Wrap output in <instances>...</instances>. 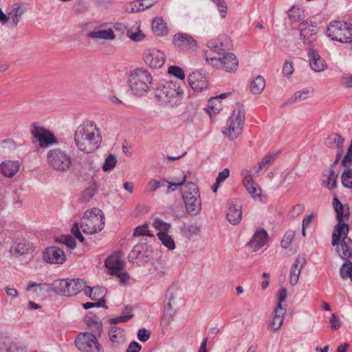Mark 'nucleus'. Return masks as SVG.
I'll return each instance as SVG.
<instances>
[{"label":"nucleus","mask_w":352,"mask_h":352,"mask_svg":"<svg viewBox=\"0 0 352 352\" xmlns=\"http://www.w3.org/2000/svg\"><path fill=\"white\" fill-rule=\"evenodd\" d=\"M102 142V137L96 124L90 120L83 122L74 133L76 147L85 153H93Z\"/></svg>","instance_id":"nucleus-1"},{"label":"nucleus","mask_w":352,"mask_h":352,"mask_svg":"<svg viewBox=\"0 0 352 352\" xmlns=\"http://www.w3.org/2000/svg\"><path fill=\"white\" fill-rule=\"evenodd\" d=\"M152 82V76L143 68H137L132 71L128 78L130 89L139 96H144L150 91Z\"/></svg>","instance_id":"nucleus-2"},{"label":"nucleus","mask_w":352,"mask_h":352,"mask_svg":"<svg viewBox=\"0 0 352 352\" xmlns=\"http://www.w3.org/2000/svg\"><path fill=\"white\" fill-rule=\"evenodd\" d=\"M334 210L336 212L338 224L334 227L332 233V245H337L341 239V233L348 234L349 231V225L344 221L349 219L350 211L348 205H342L337 197L333 200Z\"/></svg>","instance_id":"nucleus-3"},{"label":"nucleus","mask_w":352,"mask_h":352,"mask_svg":"<svg viewBox=\"0 0 352 352\" xmlns=\"http://www.w3.org/2000/svg\"><path fill=\"white\" fill-rule=\"evenodd\" d=\"M104 226V215L98 208L87 210L81 219L80 227L85 234H92L100 232Z\"/></svg>","instance_id":"nucleus-4"},{"label":"nucleus","mask_w":352,"mask_h":352,"mask_svg":"<svg viewBox=\"0 0 352 352\" xmlns=\"http://www.w3.org/2000/svg\"><path fill=\"white\" fill-rule=\"evenodd\" d=\"M245 115L243 105L236 103L228 120V127L222 131L230 140L236 139L241 135L244 124Z\"/></svg>","instance_id":"nucleus-5"},{"label":"nucleus","mask_w":352,"mask_h":352,"mask_svg":"<svg viewBox=\"0 0 352 352\" xmlns=\"http://www.w3.org/2000/svg\"><path fill=\"white\" fill-rule=\"evenodd\" d=\"M182 199L187 212L191 215L199 214L201 210L199 191L192 182H186L182 190Z\"/></svg>","instance_id":"nucleus-6"},{"label":"nucleus","mask_w":352,"mask_h":352,"mask_svg":"<svg viewBox=\"0 0 352 352\" xmlns=\"http://www.w3.org/2000/svg\"><path fill=\"white\" fill-rule=\"evenodd\" d=\"M85 282L81 278L56 280L52 283L50 289L56 294L65 296H73L83 291Z\"/></svg>","instance_id":"nucleus-7"},{"label":"nucleus","mask_w":352,"mask_h":352,"mask_svg":"<svg viewBox=\"0 0 352 352\" xmlns=\"http://www.w3.org/2000/svg\"><path fill=\"white\" fill-rule=\"evenodd\" d=\"M47 161L50 167L60 172H66L72 166L71 155L60 148H52L48 151Z\"/></svg>","instance_id":"nucleus-8"},{"label":"nucleus","mask_w":352,"mask_h":352,"mask_svg":"<svg viewBox=\"0 0 352 352\" xmlns=\"http://www.w3.org/2000/svg\"><path fill=\"white\" fill-rule=\"evenodd\" d=\"M101 336L91 332H81L74 340V344L80 352H104L98 338Z\"/></svg>","instance_id":"nucleus-9"},{"label":"nucleus","mask_w":352,"mask_h":352,"mask_svg":"<svg viewBox=\"0 0 352 352\" xmlns=\"http://www.w3.org/2000/svg\"><path fill=\"white\" fill-rule=\"evenodd\" d=\"M327 34L332 40L340 43L352 41V25L349 23L335 21L327 28Z\"/></svg>","instance_id":"nucleus-10"},{"label":"nucleus","mask_w":352,"mask_h":352,"mask_svg":"<svg viewBox=\"0 0 352 352\" xmlns=\"http://www.w3.org/2000/svg\"><path fill=\"white\" fill-rule=\"evenodd\" d=\"M182 94L179 87L173 82H167L157 89L155 96L159 101L173 106L179 100Z\"/></svg>","instance_id":"nucleus-11"},{"label":"nucleus","mask_w":352,"mask_h":352,"mask_svg":"<svg viewBox=\"0 0 352 352\" xmlns=\"http://www.w3.org/2000/svg\"><path fill=\"white\" fill-rule=\"evenodd\" d=\"M32 135L39 142L40 147L47 148L58 143L55 135L46 129L39 126L36 122L30 126Z\"/></svg>","instance_id":"nucleus-12"},{"label":"nucleus","mask_w":352,"mask_h":352,"mask_svg":"<svg viewBox=\"0 0 352 352\" xmlns=\"http://www.w3.org/2000/svg\"><path fill=\"white\" fill-rule=\"evenodd\" d=\"M153 253L152 248L146 243H140L135 245L129 255V260L139 265L150 261Z\"/></svg>","instance_id":"nucleus-13"},{"label":"nucleus","mask_w":352,"mask_h":352,"mask_svg":"<svg viewBox=\"0 0 352 352\" xmlns=\"http://www.w3.org/2000/svg\"><path fill=\"white\" fill-rule=\"evenodd\" d=\"M173 44L180 51L195 50L197 47V41L190 35L184 32H177L173 36Z\"/></svg>","instance_id":"nucleus-14"},{"label":"nucleus","mask_w":352,"mask_h":352,"mask_svg":"<svg viewBox=\"0 0 352 352\" xmlns=\"http://www.w3.org/2000/svg\"><path fill=\"white\" fill-rule=\"evenodd\" d=\"M144 60L151 68H161L165 63V56L162 52L157 49H151L144 54Z\"/></svg>","instance_id":"nucleus-15"},{"label":"nucleus","mask_w":352,"mask_h":352,"mask_svg":"<svg viewBox=\"0 0 352 352\" xmlns=\"http://www.w3.org/2000/svg\"><path fill=\"white\" fill-rule=\"evenodd\" d=\"M43 260L50 264H62L66 260L63 250L58 247L47 248L43 252Z\"/></svg>","instance_id":"nucleus-16"},{"label":"nucleus","mask_w":352,"mask_h":352,"mask_svg":"<svg viewBox=\"0 0 352 352\" xmlns=\"http://www.w3.org/2000/svg\"><path fill=\"white\" fill-rule=\"evenodd\" d=\"M347 234L342 232L340 241L334 245L337 254L344 261L352 257V240Z\"/></svg>","instance_id":"nucleus-17"},{"label":"nucleus","mask_w":352,"mask_h":352,"mask_svg":"<svg viewBox=\"0 0 352 352\" xmlns=\"http://www.w3.org/2000/svg\"><path fill=\"white\" fill-rule=\"evenodd\" d=\"M188 82L192 89L196 91H202L208 87V80L204 72L195 71L188 77Z\"/></svg>","instance_id":"nucleus-18"},{"label":"nucleus","mask_w":352,"mask_h":352,"mask_svg":"<svg viewBox=\"0 0 352 352\" xmlns=\"http://www.w3.org/2000/svg\"><path fill=\"white\" fill-rule=\"evenodd\" d=\"M300 35L304 43H312L315 36L318 32V28L316 23L311 21H304L299 25Z\"/></svg>","instance_id":"nucleus-19"},{"label":"nucleus","mask_w":352,"mask_h":352,"mask_svg":"<svg viewBox=\"0 0 352 352\" xmlns=\"http://www.w3.org/2000/svg\"><path fill=\"white\" fill-rule=\"evenodd\" d=\"M307 55L309 59V65L314 72H320L327 68L325 60L314 48H309Z\"/></svg>","instance_id":"nucleus-20"},{"label":"nucleus","mask_w":352,"mask_h":352,"mask_svg":"<svg viewBox=\"0 0 352 352\" xmlns=\"http://www.w3.org/2000/svg\"><path fill=\"white\" fill-rule=\"evenodd\" d=\"M267 232L263 228H258L247 245L256 252L267 243Z\"/></svg>","instance_id":"nucleus-21"},{"label":"nucleus","mask_w":352,"mask_h":352,"mask_svg":"<svg viewBox=\"0 0 352 352\" xmlns=\"http://www.w3.org/2000/svg\"><path fill=\"white\" fill-rule=\"evenodd\" d=\"M182 300V292L177 284H172L167 290L166 305L177 307Z\"/></svg>","instance_id":"nucleus-22"},{"label":"nucleus","mask_w":352,"mask_h":352,"mask_svg":"<svg viewBox=\"0 0 352 352\" xmlns=\"http://www.w3.org/2000/svg\"><path fill=\"white\" fill-rule=\"evenodd\" d=\"M220 65L227 72H235L237 69L239 61L233 53L223 54L221 58Z\"/></svg>","instance_id":"nucleus-23"},{"label":"nucleus","mask_w":352,"mask_h":352,"mask_svg":"<svg viewBox=\"0 0 352 352\" xmlns=\"http://www.w3.org/2000/svg\"><path fill=\"white\" fill-rule=\"evenodd\" d=\"M274 314L273 320L269 324L268 329L270 331H276L280 329L283 322V317L285 314V309L278 303L276 309L274 310Z\"/></svg>","instance_id":"nucleus-24"},{"label":"nucleus","mask_w":352,"mask_h":352,"mask_svg":"<svg viewBox=\"0 0 352 352\" xmlns=\"http://www.w3.org/2000/svg\"><path fill=\"white\" fill-rule=\"evenodd\" d=\"M242 206L237 204H231L227 210L226 217L232 225H237L241 220Z\"/></svg>","instance_id":"nucleus-25"},{"label":"nucleus","mask_w":352,"mask_h":352,"mask_svg":"<svg viewBox=\"0 0 352 352\" xmlns=\"http://www.w3.org/2000/svg\"><path fill=\"white\" fill-rule=\"evenodd\" d=\"M305 263V259L303 257L298 256L294 263L292 265L289 274V283L292 285H296L299 279L300 270Z\"/></svg>","instance_id":"nucleus-26"},{"label":"nucleus","mask_w":352,"mask_h":352,"mask_svg":"<svg viewBox=\"0 0 352 352\" xmlns=\"http://www.w3.org/2000/svg\"><path fill=\"white\" fill-rule=\"evenodd\" d=\"M84 321L89 327H91V325L94 326V329H92V333H97L98 336L102 335L103 325L98 316L93 312L89 311L85 317Z\"/></svg>","instance_id":"nucleus-27"},{"label":"nucleus","mask_w":352,"mask_h":352,"mask_svg":"<svg viewBox=\"0 0 352 352\" xmlns=\"http://www.w3.org/2000/svg\"><path fill=\"white\" fill-rule=\"evenodd\" d=\"M19 167L18 161L8 160L0 164V171L4 176L12 177L19 171Z\"/></svg>","instance_id":"nucleus-28"},{"label":"nucleus","mask_w":352,"mask_h":352,"mask_svg":"<svg viewBox=\"0 0 352 352\" xmlns=\"http://www.w3.org/2000/svg\"><path fill=\"white\" fill-rule=\"evenodd\" d=\"M104 266L111 271V274H116L123 268V262L120 256L113 254L105 260Z\"/></svg>","instance_id":"nucleus-29"},{"label":"nucleus","mask_w":352,"mask_h":352,"mask_svg":"<svg viewBox=\"0 0 352 352\" xmlns=\"http://www.w3.org/2000/svg\"><path fill=\"white\" fill-rule=\"evenodd\" d=\"M208 45L215 50H229L230 40L226 34H221L216 39L209 41Z\"/></svg>","instance_id":"nucleus-30"},{"label":"nucleus","mask_w":352,"mask_h":352,"mask_svg":"<svg viewBox=\"0 0 352 352\" xmlns=\"http://www.w3.org/2000/svg\"><path fill=\"white\" fill-rule=\"evenodd\" d=\"M176 311L177 307L168 306L167 305H165L164 314L160 322V325L163 328H166L170 324L172 321L174 320Z\"/></svg>","instance_id":"nucleus-31"},{"label":"nucleus","mask_w":352,"mask_h":352,"mask_svg":"<svg viewBox=\"0 0 352 352\" xmlns=\"http://www.w3.org/2000/svg\"><path fill=\"white\" fill-rule=\"evenodd\" d=\"M87 36L91 38L113 40L115 38V34L111 29H108L90 32L87 34Z\"/></svg>","instance_id":"nucleus-32"},{"label":"nucleus","mask_w":352,"mask_h":352,"mask_svg":"<svg viewBox=\"0 0 352 352\" xmlns=\"http://www.w3.org/2000/svg\"><path fill=\"white\" fill-rule=\"evenodd\" d=\"M152 30L157 36H164L168 33L166 23L162 18L155 17L151 24Z\"/></svg>","instance_id":"nucleus-33"},{"label":"nucleus","mask_w":352,"mask_h":352,"mask_svg":"<svg viewBox=\"0 0 352 352\" xmlns=\"http://www.w3.org/2000/svg\"><path fill=\"white\" fill-rule=\"evenodd\" d=\"M265 87V78L261 76H256L250 84V91L253 94H260Z\"/></svg>","instance_id":"nucleus-34"},{"label":"nucleus","mask_w":352,"mask_h":352,"mask_svg":"<svg viewBox=\"0 0 352 352\" xmlns=\"http://www.w3.org/2000/svg\"><path fill=\"white\" fill-rule=\"evenodd\" d=\"M243 185L245 186L246 190L251 195L253 198H256L257 196H259L261 194V189L258 188V190L259 191L257 193V184L253 181L252 178H248V179H243Z\"/></svg>","instance_id":"nucleus-35"},{"label":"nucleus","mask_w":352,"mask_h":352,"mask_svg":"<svg viewBox=\"0 0 352 352\" xmlns=\"http://www.w3.org/2000/svg\"><path fill=\"white\" fill-rule=\"evenodd\" d=\"M186 179H187V175H184L182 179L180 180L175 179L174 182H169V181L166 180V183L165 185V186H166V190L165 191V193L169 194L170 192H173L176 190L177 187H179V186H183L184 184H186Z\"/></svg>","instance_id":"nucleus-36"},{"label":"nucleus","mask_w":352,"mask_h":352,"mask_svg":"<svg viewBox=\"0 0 352 352\" xmlns=\"http://www.w3.org/2000/svg\"><path fill=\"white\" fill-rule=\"evenodd\" d=\"M312 93V90L310 89H303L301 91H296L294 94L293 96L289 100V103L297 102L300 100H303L309 98Z\"/></svg>","instance_id":"nucleus-37"},{"label":"nucleus","mask_w":352,"mask_h":352,"mask_svg":"<svg viewBox=\"0 0 352 352\" xmlns=\"http://www.w3.org/2000/svg\"><path fill=\"white\" fill-rule=\"evenodd\" d=\"M338 175L335 173L333 168H330L327 181H323L322 185L326 186L329 190H333L337 186V179Z\"/></svg>","instance_id":"nucleus-38"},{"label":"nucleus","mask_w":352,"mask_h":352,"mask_svg":"<svg viewBox=\"0 0 352 352\" xmlns=\"http://www.w3.org/2000/svg\"><path fill=\"white\" fill-rule=\"evenodd\" d=\"M162 243L168 250H173L175 248V244L173 238L165 232H158L157 234Z\"/></svg>","instance_id":"nucleus-39"},{"label":"nucleus","mask_w":352,"mask_h":352,"mask_svg":"<svg viewBox=\"0 0 352 352\" xmlns=\"http://www.w3.org/2000/svg\"><path fill=\"white\" fill-rule=\"evenodd\" d=\"M340 274L342 279L345 280L348 278L352 280V263L349 259L344 261L340 269Z\"/></svg>","instance_id":"nucleus-40"},{"label":"nucleus","mask_w":352,"mask_h":352,"mask_svg":"<svg viewBox=\"0 0 352 352\" xmlns=\"http://www.w3.org/2000/svg\"><path fill=\"white\" fill-rule=\"evenodd\" d=\"M181 232L184 236L190 239L193 235L200 232V228L196 225H184L181 228Z\"/></svg>","instance_id":"nucleus-41"},{"label":"nucleus","mask_w":352,"mask_h":352,"mask_svg":"<svg viewBox=\"0 0 352 352\" xmlns=\"http://www.w3.org/2000/svg\"><path fill=\"white\" fill-rule=\"evenodd\" d=\"M98 187L94 183L85 189L82 193V199L85 201H89L96 194Z\"/></svg>","instance_id":"nucleus-42"},{"label":"nucleus","mask_w":352,"mask_h":352,"mask_svg":"<svg viewBox=\"0 0 352 352\" xmlns=\"http://www.w3.org/2000/svg\"><path fill=\"white\" fill-rule=\"evenodd\" d=\"M14 254L22 256L32 251V245L30 243H19L12 250Z\"/></svg>","instance_id":"nucleus-43"},{"label":"nucleus","mask_w":352,"mask_h":352,"mask_svg":"<svg viewBox=\"0 0 352 352\" xmlns=\"http://www.w3.org/2000/svg\"><path fill=\"white\" fill-rule=\"evenodd\" d=\"M341 182L344 187L352 188V169L346 168L341 175Z\"/></svg>","instance_id":"nucleus-44"},{"label":"nucleus","mask_w":352,"mask_h":352,"mask_svg":"<svg viewBox=\"0 0 352 352\" xmlns=\"http://www.w3.org/2000/svg\"><path fill=\"white\" fill-rule=\"evenodd\" d=\"M122 329L117 327H111L109 331V336L112 343L120 344L119 339L122 336Z\"/></svg>","instance_id":"nucleus-45"},{"label":"nucleus","mask_w":352,"mask_h":352,"mask_svg":"<svg viewBox=\"0 0 352 352\" xmlns=\"http://www.w3.org/2000/svg\"><path fill=\"white\" fill-rule=\"evenodd\" d=\"M117 158L113 154H109L105 159L102 165V170L104 172L111 170L116 165Z\"/></svg>","instance_id":"nucleus-46"},{"label":"nucleus","mask_w":352,"mask_h":352,"mask_svg":"<svg viewBox=\"0 0 352 352\" xmlns=\"http://www.w3.org/2000/svg\"><path fill=\"white\" fill-rule=\"evenodd\" d=\"M153 226L156 230H160L159 232L168 233V230L170 228V223H168L159 218H157L154 220V221L153 223Z\"/></svg>","instance_id":"nucleus-47"},{"label":"nucleus","mask_w":352,"mask_h":352,"mask_svg":"<svg viewBox=\"0 0 352 352\" xmlns=\"http://www.w3.org/2000/svg\"><path fill=\"white\" fill-rule=\"evenodd\" d=\"M107 294V289L101 286H96L93 287V294L91 299L92 300H99V299H104Z\"/></svg>","instance_id":"nucleus-48"},{"label":"nucleus","mask_w":352,"mask_h":352,"mask_svg":"<svg viewBox=\"0 0 352 352\" xmlns=\"http://www.w3.org/2000/svg\"><path fill=\"white\" fill-rule=\"evenodd\" d=\"M134 236H148L153 237L154 235L150 232L148 230V225L146 223L143 224L141 226H138L135 228L133 232Z\"/></svg>","instance_id":"nucleus-49"},{"label":"nucleus","mask_w":352,"mask_h":352,"mask_svg":"<svg viewBox=\"0 0 352 352\" xmlns=\"http://www.w3.org/2000/svg\"><path fill=\"white\" fill-rule=\"evenodd\" d=\"M208 108H210L214 113H218L222 109V104L218 98L212 97L208 100Z\"/></svg>","instance_id":"nucleus-50"},{"label":"nucleus","mask_w":352,"mask_h":352,"mask_svg":"<svg viewBox=\"0 0 352 352\" xmlns=\"http://www.w3.org/2000/svg\"><path fill=\"white\" fill-rule=\"evenodd\" d=\"M166 179H162L160 180L151 179L148 183V190L149 192H154L160 187L165 186Z\"/></svg>","instance_id":"nucleus-51"},{"label":"nucleus","mask_w":352,"mask_h":352,"mask_svg":"<svg viewBox=\"0 0 352 352\" xmlns=\"http://www.w3.org/2000/svg\"><path fill=\"white\" fill-rule=\"evenodd\" d=\"M168 72L169 74L173 75L174 76L178 78L180 80H184L185 78V74L184 70L178 66H170L168 67Z\"/></svg>","instance_id":"nucleus-52"},{"label":"nucleus","mask_w":352,"mask_h":352,"mask_svg":"<svg viewBox=\"0 0 352 352\" xmlns=\"http://www.w3.org/2000/svg\"><path fill=\"white\" fill-rule=\"evenodd\" d=\"M82 307L85 309H89L93 307H103L107 309V306L106 305L105 299H99L96 302H87L82 304Z\"/></svg>","instance_id":"nucleus-53"},{"label":"nucleus","mask_w":352,"mask_h":352,"mask_svg":"<svg viewBox=\"0 0 352 352\" xmlns=\"http://www.w3.org/2000/svg\"><path fill=\"white\" fill-rule=\"evenodd\" d=\"M294 238V232L292 231H288L284 236V238L280 242L281 246L283 248H288L291 244L292 241Z\"/></svg>","instance_id":"nucleus-54"},{"label":"nucleus","mask_w":352,"mask_h":352,"mask_svg":"<svg viewBox=\"0 0 352 352\" xmlns=\"http://www.w3.org/2000/svg\"><path fill=\"white\" fill-rule=\"evenodd\" d=\"M218 7L221 18H225L227 14V3L224 0H211Z\"/></svg>","instance_id":"nucleus-55"},{"label":"nucleus","mask_w":352,"mask_h":352,"mask_svg":"<svg viewBox=\"0 0 352 352\" xmlns=\"http://www.w3.org/2000/svg\"><path fill=\"white\" fill-rule=\"evenodd\" d=\"M328 140L336 145L338 148H342L344 144V138L337 133H333L328 137Z\"/></svg>","instance_id":"nucleus-56"},{"label":"nucleus","mask_w":352,"mask_h":352,"mask_svg":"<svg viewBox=\"0 0 352 352\" xmlns=\"http://www.w3.org/2000/svg\"><path fill=\"white\" fill-rule=\"evenodd\" d=\"M133 316H134L133 314H126V315H124V316H118L116 318H110L109 320V322L110 324H118L120 322H126L129 321L131 318H133Z\"/></svg>","instance_id":"nucleus-57"},{"label":"nucleus","mask_w":352,"mask_h":352,"mask_svg":"<svg viewBox=\"0 0 352 352\" xmlns=\"http://www.w3.org/2000/svg\"><path fill=\"white\" fill-rule=\"evenodd\" d=\"M80 228L78 223H74L71 228V232L80 242H83L85 238L80 231Z\"/></svg>","instance_id":"nucleus-58"},{"label":"nucleus","mask_w":352,"mask_h":352,"mask_svg":"<svg viewBox=\"0 0 352 352\" xmlns=\"http://www.w3.org/2000/svg\"><path fill=\"white\" fill-rule=\"evenodd\" d=\"M140 9L138 1L127 3L124 6L125 11L129 13L140 12Z\"/></svg>","instance_id":"nucleus-59"},{"label":"nucleus","mask_w":352,"mask_h":352,"mask_svg":"<svg viewBox=\"0 0 352 352\" xmlns=\"http://www.w3.org/2000/svg\"><path fill=\"white\" fill-rule=\"evenodd\" d=\"M288 17L292 21H298L300 16V9L295 6H292L288 10Z\"/></svg>","instance_id":"nucleus-60"},{"label":"nucleus","mask_w":352,"mask_h":352,"mask_svg":"<svg viewBox=\"0 0 352 352\" xmlns=\"http://www.w3.org/2000/svg\"><path fill=\"white\" fill-rule=\"evenodd\" d=\"M14 13L12 16V20L13 25L15 27L17 25L18 23L19 22L20 18H21V15L23 14V11L19 6L14 7Z\"/></svg>","instance_id":"nucleus-61"},{"label":"nucleus","mask_w":352,"mask_h":352,"mask_svg":"<svg viewBox=\"0 0 352 352\" xmlns=\"http://www.w3.org/2000/svg\"><path fill=\"white\" fill-rule=\"evenodd\" d=\"M158 0H138L141 12L154 6Z\"/></svg>","instance_id":"nucleus-62"},{"label":"nucleus","mask_w":352,"mask_h":352,"mask_svg":"<svg viewBox=\"0 0 352 352\" xmlns=\"http://www.w3.org/2000/svg\"><path fill=\"white\" fill-rule=\"evenodd\" d=\"M151 336V333L148 330L145 328H141L138 332V338L142 342H146Z\"/></svg>","instance_id":"nucleus-63"},{"label":"nucleus","mask_w":352,"mask_h":352,"mask_svg":"<svg viewBox=\"0 0 352 352\" xmlns=\"http://www.w3.org/2000/svg\"><path fill=\"white\" fill-rule=\"evenodd\" d=\"M63 241H60L64 243L65 245H67L68 248L71 249H74L76 246V242L75 239H74L72 236L67 235V236H63Z\"/></svg>","instance_id":"nucleus-64"}]
</instances>
